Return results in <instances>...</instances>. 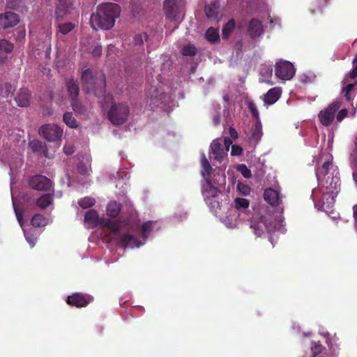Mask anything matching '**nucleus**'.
<instances>
[{"mask_svg":"<svg viewBox=\"0 0 357 357\" xmlns=\"http://www.w3.org/2000/svg\"><path fill=\"white\" fill-rule=\"evenodd\" d=\"M181 52L183 56H194L197 54V49L195 45L189 43L183 47Z\"/></svg>","mask_w":357,"mask_h":357,"instance_id":"nucleus-30","label":"nucleus"},{"mask_svg":"<svg viewBox=\"0 0 357 357\" xmlns=\"http://www.w3.org/2000/svg\"><path fill=\"white\" fill-rule=\"evenodd\" d=\"M355 87V85L353 84H349L347 86H345L343 89H342V91H348V92H351L353 89Z\"/></svg>","mask_w":357,"mask_h":357,"instance_id":"nucleus-53","label":"nucleus"},{"mask_svg":"<svg viewBox=\"0 0 357 357\" xmlns=\"http://www.w3.org/2000/svg\"><path fill=\"white\" fill-rule=\"evenodd\" d=\"M349 77L351 79H355L357 77V64L355 66L354 68L349 73Z\"/></svg>","mask_w":357,"mask_h":357,"instance_id":"nucleus-50","label":"nucleus"},{"mask_svg":"<svg viewBox=\"0 0 357 357\" xmlns=\"http://www.w3.org/2000/svg\"><path fill=\"white\" fill-rule=\"evenodd\" d=\"M322 346L320 344L315 343L314 347H312V352L314 356L319 355L321 353Z\"/></svg>","mask_w":357,"mask_h":357,"instance_id":"nucleus-45","label":"nucleus"},{"mask_svg":"<svg viewBox=\"0 0 357 357\" xmlns=\"http://www.w3.org/2000/svg\"><path fill=\"white\" fill-rule=\"evenodd\" d=\"M119 6L114 3L101 4L96 13L91 15L90 24L93 30H109L114 24L115 19L120 15Z\"/></svg>","mask_w":357,"mask_h":357,"instance_id":"nucleus-1","label":"nucleus"},{"mask_svg":"<svg viewBox=\"0 0 357 357\" xmlns=\"http://www.w3.org/2000/svg\"><path fill=\"white\" fill-rule=\"evenodd\" d=\"M98 225L102 228H108L114 234H117L120 230L119 222L111 219L100 218Z\"/></svg>","mask_w":357,"mask_h":357,"instance_id":"nucleus-21","label":"nucleus"},{"mask_svg":"<svg viewBox=\"0 0 357 357\" xmlns=\"http://www.w3.org/2000/svg\"><path fill=\"white\" fill-rule=\"evenodd\" d=\"M77 172L82 175H85L86 173V167L83 164H79L77 166Z\"/></svg>","mask_w":357,"mask_h":357,"instance_id":"nucleus-49","label":"nucleus"},{"mask_svg":"<svg viewBox=\"0 0 357 357\" xmlns=\"http://www.w3.org/2000/svg\"><path fill=\"white\" fill-rule=\"evenodd\" d=\"M100 217L98 213L94 210H89L86 212L84 215V221L90 227L94 228L98 226L100 222Z\"/></svg>","mask_w":357,"mask_h":357,"instance_id":"nucleus-20","label":"nucleus"},{"mask_svg":"<svg viewBox=\"0 0 357 357\" xmlns=\"http://www.w3.org/2000/svg\"><path fill=\"white\" fill-rule=\"evenodd\" d=\"M353 216H354V218L356 220H357V204L353 206Z\"/></svg>","mask_w":357,"mask_h":357,"instance_id":"nucleus-55","label":"nucleus"},{"mask_svg":"<svg viewBox=\"0 0 357 357\" xmlns=\"http://www.w3.org/2000/svg\"><path fill=\"white\" fill-rule=\"evenodd\" d=\"M63 122L71 128H75L77 127V121L73 116V113L71 112H66L63 114Z\"/></svg>","mask_w":357,"mask_h":357,"instance_id":"nucleus-33","label":"nucleus"},{"mask_svg":"<svg viewBox=\"0 0 357 357\" xmlns=\"http://www.w3.org/2000/svg\"><path fill=\"white\" fill-rule=\"evenodd\" d=\"M341 105L340 100H334L327 107L321 110L319 114V118L321 124L324 126H330L334 120L335 114Z\"/></svg>","mask_w":357,"mask_h":357,"instance_id":"nucleus-6","label":"nucleus"},{"mask_svg":"<svg viewBox=\"0 0 357 357\" xmlns=\"http://www.w3.org/2000/svg\"><path fill=\"white\" fill-rule=\"evenodd\" d=\"M31 93L29 89H21L15 98L16 104L19 107H29L30 105Z\"/></svg>","mask_w":357,"mask_h":357,"instance_id":"nucleus-15","label":"nucleus"},{"mask_svg":"<svg viewBox=\"0 0 357 357\" xmlns=\"http://www.w3.org/2000/svg\"><path fill=\"white\" fill-rule=\"evenodd\" d=\"M243 154V149L241 146L234 145L231 146V155H240Z\"/></svg>","mask_w":357,"mask_h":357,"instance_id":"nucleus-44","label":"nucleus"},{"mask_svg":"<svg viewBox=\"0 0 357 357\" xmlns=\"http://www.w3.org/2000/svg\"><path fill=\"white\" fill-rule=\"evenodd\" d=\"M5 89L6 90V91L8 92L7 93V96L8 95V93H10L12 91V86L10 84H5Z\"/></svg>","mask_w":357,"mask_h":357,"instance_id":"nucleus-56","label":"nucleus"},{"mask_svg":"<svg viewBox=\"0 0 357 357\" xmlns=\"http://www.w3.org/2000/svg\"><path fill=\"white\" fill-rule=\"evenodd\" d=\"M250 228L252 229L255 236H261L264 234V229L267 228L266 218L261 216L259 221H251Z\"/></svg>","mask_w":357,"mask_h":357,"instance_id":"nucleus-17","label":"nucleus"},{"mask_svg":"<svg viewBox=\"0 0 357 357\" xmlns=\"http://www.w3.org/2000/svg\"><path fill=\"white\" fill-rule=\"evenodd\" d=\"M82 82L86 93H93L96 97L104 95L107 81L102 73H93L91 69L86 68L82 73Z\"/></svg>","mask_w":357,"mask_h":357,"instance_id":"nucleus-3","label":"nucleus"},{"mask_svg":"<svg viewBox=\"0 0 357 357\" xmlns=\"http://www.w3.org/2000/svg\"><path fill=\"white\" fill-rule=\"evenodd\" d=\"M281 95V90L279 88H273L268 91L264 98V102L267 105H273L280 98Z\"/></svg>","mask_w":357,"mask_h":357,"instance_id":"nucleus-22","label":"nucleus"},{"mask_svg":"<svg viewBox=\"0 0 357 357\" xmlns=\"http://www.w3.org/2000/svg\"><path fill=\"white\" fill-rule=\"evenodd\" d=\"M237 170H238L243 176L245 178L249 179L252 177V172L251 170L247 168L246 165L244 164H241L237 167Z\"/></svg>","mask_w":357,"mask_h":357,"instance_id":"nucleus-40","label":"nucleus"},{"mask_svg":"<svg viewBox=\"0 0 357 357\" xmlns=\"http://www.w3.org/2000/svg\"><path fill=\"white\" fill-rule=\"evenodd\" d=\"M205 12L208 18H216L218 15V9L215 4L206 5Z\"/></svg>","mask_w":357,"mask_h":357,"instance_id":"nucleus-34","label":"nucleus"},{"mask_svg":"<svg viewBox=\"0 0 357 357\" xmlns=\"http://www.w3.org/2000/svg\"><path fill=\"white\" fill-rule=\"evenodd\" d=\"M66 86L68 97L71 98V100L78 98L80 89H79L78 84L76 81L73 79H67L66 81Z\"/></svg>","mask_w":357,"mask_h":357,"instance_id":"nucleus-18","label":"nucleus"},{"mask_svg":"<svg viewBox=\"0 0 357 357\" xmlns=\"http://www.w3.org/2000/svg\"><path fill=\"white\" fill-rule=\"evenodd\" d=\"M356 61H357V54H356V56L354 58V60H353V62H356Z\"/></svg>","mask_w":357,"mask_h":357,"instance_id":"nucleus-60","label":"nucleus"},{"mask_svg":"<svg viewBox=\"0 0 357 357\" xmlns=\"http://www.w3.org/2000/svg\"><path fill=\"white\" fill-rule=\"evenodd\" d=\"M344 92V96L347 101H350L351 100V96L349 92L348 91H343Z\"/></svg>","mask_w":357,"mask_h":357,"instance_id":"nucleus-58","label":"nucleus"},{"mask_svg":"<svg viewBox=\"0 0 357 357\" xmlns=\"http://www.w3.org/2000/svg\"><path fill=\"white\" fill-rule=\"evenodd\" d=\"M209 189L204 191V196H205V199L207 202L209 201L210 197L212 199H215L218 195L219 191L218 190L216 187H213V183H211V185H208Z\"/></svg>","mask_w":357,"mask_h":357,"instance_id":"nucleus-32","label":"nucleus"},{"mask_svg":"<svg viewBox=\"0 0 357 357\" xmlns=\"http://www.w3.org/2000/svg\"><path fill=\"white\" fill-rule=\"evenodd\" d=\"M39 134L50 142H56L61 139L63 130L56 124L47 123L40 128Z\"/></svg>","mask_w":357,"mask_h":357,"instance_id":"nucleus-8","label":"nucleus"},{"mask_svg":"<svg viewBox=\"0 0 357 357\" xmlns=\"http://www.w3.org/2000/svg\"><path fill=\"white\" fill-rule=\"evenodd\" d=\"M262 126L261 121H255V126L252 130V134L250 137L251 142L257 144L262 137Z\"/></svg>","mask_w":357,"mask_h":357,"instance_id":"nucleus-25","label":"nucleus"},{"mask_svg":"<svg viewBox=\"0 0 357 357\" xmlns=\"http://www.w3.org/2000/svg\"><path fill=\"white\" fill-rule=\"evenodd\" d=\"M52 203V195L50 194L43 195L36 201V205L41 210L46 209Z\"/></svg>","mask_w":357,"mask_h":357,"instance_id":"nucleus-26","label":"nucleus"},{"mask_svg":"<svg viewBox=\"0 0 357 357\" xmlns=\"http://www.w3.org/2000/svg\"><path fill=\"white\" fill-rule=\"evenodd\" d=\"M64 151H65V153H67V154L73 153V151H69V150H67L66 146L64 147Z\"/></svg>","mask_w":357,"mask_h":357,"instance_id":"nucleus-59","label":"nucleus"},{"mask_svg":"<svg viewBox=\"0 0 357 357\" xmlns=\"http://www.w3.org/2000/svg\"><path fill=\"white\" fill-rule=\"evenodd\" d=\"M72 0H58L55 14L57 18H61L70 13L73 9Z\"/></svg>","mask_w":357,"mask_h":357,"instance_id":"nucleus-13","label":"nucleus"},{"mask_svg":"<svg viewBox=\"0 0 357 357\" xmlns=\"http://www.w3.org/2000/svg\"><path fill=\"white\" fill-rule=\"evenodd\" d=\"M119 244L124 248H134L135 247H139L141 243L135 236L130 234H124L119 236Z\"/></svg>","mask_w":357,"mask_h":357,"instance_id":"nucleus-14","label":"nucleus"},{"mask_svg":"<svg viewBox=\"0 0 357 357\" xmlns=\"http://www.w3.org/2000/svg\"><path fill=\"white\" fill-rule=\"evenodd\" d=\"M224 142L226 151H227L229 150V145L232 144V142L230 138H225Z\"/></svg>","mask_w":357,"mask_h":357,"instance_id":"nucleus-52","label":"nucleus"},{"mask_svg":"<svg viewBox=\"0 0 357 357\" xmlns=\"http://www.w3.org/2000/svg\"><path fill=\"white\" fill-rule=\"evenodd\" d=\"M29 184L30 188L38 191H48L52 185L51 180L42 175L31 176L29 180Z\"/></svg>","mask_w":357,"mask_h":357,"instance_id":"nucleus-10","label":"nucleus"},{"mask_svg":"<svg viewBox=\"0 0 357 357\" xmlns=\"http://www.w3.org/2000/svg\"><path fill=\"white\" fill-rule=\"evenodd\" d=\"M202 169H204L202 172V175L205 178L207 185H211V174L213 172V167L211 166L206 157H204L202 160Z\"/></svg>","mask_w":357,"mask_h":357,"instance_id":"nucleus-23","label":"nucleus"},{"mask_svg":"<svg viewBox=\"0 0 357 357\" xmlns=\"http://www.w3.org/2000/svg\"><path fill=\"white\" fill-rule=\"evenodd\" d=\"M14 211L15 213L17 220H18L20 225H21V227H22V225H23L22 212L20 211L19 209H17L15 206H14Z\"/></svg>","mask_w":357,"mask_h":357,"instance_id":"nucleus-46","label":"nucleus"},{"mask_svg":"<svg viewBox=\"0 0 357 357\" xmlns=\"http://www.w3.org/2000/svg\"><path fill=\"white\" fill-rule=\"evenodd\" d=\"M234 205L236 209H245L249 207L250 202L245 198L237 197L234 199Z\"/></svg>","mask_w":357,"mask_h":357,"instance_id":"nucleus-35","label":"nucleus"},{"mask_svg":"<svg viewBox=\"0 0 357 357\" xmlns=\"http://www.w3.org/2000/svg\"><path fill=\"white\" fill-rule=\"evenodd\" d=\"M295 73L294 65L287 61H280L275 65V75L282 80H290L294 77Z\"/></svg>","mask_w":357,"mask_h":357,"instance_id":"nucleus-7","label":"nucleus"},{"mask_svg":"<svg viewBox=\"0 0 357 357\" xmlns=\"http://www.w3.org/2000/svg\"><path fill=\"white\" fill-rule=\"evenodd\" d=\"M356 150H357V137H356Z\"/></svg>","mask_w":357,"mask_h":357,"instance_id":"nucleus-61","label":"nucleus"},{"mask_svg":"<svg viewBox=\"0 0 357 357\" xmlns=\"http://www.w3.org/2000/svg\"><path fill=\"white\" fill-rule=\"evenodd\" d=\"M315 174L319 185L326 188L330 192H337L340 188V180L337 168L333 166L331 162L326 161L321 167L317 168Z\"/></svg>","mask_w":357,"mask_h":357,"instance_id":"nucleus-2","label":"nucleus"},{"mask_svg":"<svg viewBox=\"0 0 357 357\" xmlns=\"http://www.w3.org/2000/svg\"><path fill=\"white\" fill-rule=\"evenodd\" d=\"M205 37L211 43H214L220 41L218 30L213 27H210L207 29Z\"/></svg>","mask_w":357,"mask_h":357,"instance_id":"nucleus-28","label":"nucleus"},{"mask_svg":"<svg viewBox=\"0 0 357 357\" xmlns=\"http://www.w3.org/2000/svg\"><path fill=\"white\" fill-rule=\"evenodd\" d=\"M241 191L243 192V193L244 195L248 194V193H249V192H250V188H249V187H248V186H245V185H243V188H242V189H241Z\"/></svg>","mask_w":357,"mask_h":357,"instance_id":"nucleus-57","label":"nucleus"},{"mask_svg":"<svg viewBox=\"0 0 357 357\" xmlns=\"http://www.w3.org/2000/svg\"><path fill=\"white\" fill-rule=\"evenodd\" d=\"M31 223L33 227L40 228L47 225V219L43 215L37 213L32 217Z\"/></svg>","mask_w":357,"mask_h":357,"instance_id":"nucleus-27","label":"nucleus"},{"mask_svg":"<svg viewBox=\"0 0 357 357\" xmlns=\"http://www.w3.org/2000/svg\"><path fill=\"white\" fill-rule=\"evenodd\" d=\"M248 106V108L252 114V116L255 119V122L260 121L259 119V113L258 112L257 107L255 106V103L252 102H249L248 104H247Z\"/></svg>","mask_w":357,"mask_h":357,"instance_id":"nucleus-39","label":"nucleus"},{"mask_svg":"<svg viewBox=\"0 0 357 357\" xmlns=\"http://www.w3.org/2000/svg\"><path fill=\"white\" fill-rule=\"evenodd\" d=\"M130 114L129 107L126 104L114 103L108 112V119L114 126H119L128 121Z\"/></svg>","mask_w":357,"mask_h":357,"instance_id":"nucleus-5","label":"nucleus"},{"mask_svg":"<svg viewBox=\"0 0 357 357\" xmlns=\"http://www.w3.org/2000/svg\"><path fill=\"white\" fill-rule=\"evenodd\" d=\"M71 105L74 112L77 114H84L86 112L85 107L80 102H79L78 99H73L71 100Z\"/></svg>","mask_w":357,"mask_h":357,"instance_id":"nucleus-36","label":"nucleus"},{"mask_svg":"<svg viewBox=\"0 0 357 357\" xmlns=\"http://www.w3.org/2000/svg\"><path fill=\"white\" fill-rule=\"evenodd\" d=\"M121 211L120 204L116 202H110L107 207V215L111 218H116Z\"/></svg>","mask_w":357,"mask_h":357,"instance_id":"nucleus-29","label":"nucleus"},{"mask_svg":"<svg viewBox=\"0 0 357 357\" xmlns=\"http://www.w3.org/2000/svg\"><path fill=\"white\" fill-rule=\"evenodd\" d=\"M13 50V45L10 42L6 40H0V61H3L8 53H10Z\"/></svg>","mask_w":357,"mask_h":357,"instance_id":"nucleus-24","label":"nucleus"},{"mask_svg":"<svg viewBox=\"0 0 357 357\" xmlns=\"http://www.w3.org/2000/svg\"><path fill=\"white\" fill-rule=\"evenodd\" d=\"M25 238H26L28 243L33 247L35 245L36 241L37 240L34 236L24 233Z\"/></svg>","mask_w":357,"mask_h":357,"instance_id":"nucleus-47","label":"nucleus"},{"mask_svg":"<svg viewBox=\"0 0 357 357\" xmlns=\"http://www.w3.org/2000/svg\"><path fill=\"white\" fill-rule=\"evenodd\" d=\"M58 29L59 32L66 35L74 29V24L72 23L59 24Z\"/></svg>","mask_w":357,"mask_h":357,"instance_id":"nucleus-38","label":"nucleus"},{"mask_svg":"<svg viewBox=\"0 0 357 357\" xmlns=\"http://www.w3.org/2000/svg\"><path fill=\"white\" fill-rule=\"evenodd\" d=\"M91 53L94 56H100L102 54V47L100 45L95 46L93 48Z\"/></svg>","mask_w":357,"mask_h":357,"instance_id":"nucleus-48","label":"nucleus"},{"mask_svg":"<svg viewBox=\"0 0 357 357\" xmlns=\"http://www.w3.org/2000/svg\"><path fill=\"white\" fill-rule=\"evenodd\" d=\"M235 27V22L233 19H231L225 24L222 29V38L227 39L228 37L233 32Z\"/></svg>","mask_w":357,"mask_h":357,"instance_id":"nucleus-31","label":"nucleus"},{"mask_svg":"<svg viewBox=\"0 0 357 357\" xmlns=\"http://www.w3.org/2000/svg\"><path fill=\"white\" fill-rule=\"evenodd\" d=\"M247 32L252 39L260 37L264 32L261 22L257 18L251 19L247 27Z\"/></svg>","mask_w":357,"mask_h":357,"instance_id":"nucleus-12","label":"nucleus"},{"mask_svg":"<svg viewBox=\"0 0 357 357\" xmlns=\"http://www.w3.org/2000/svg\"><path fill=\"white\" fill-rule=\"evenodd\" d=\"M348 114V110L347 109H342L337 114V121L340 122L347 117Z\"/></svg>","mask_w":357,"mask_h":357,"instance_id":"nucleus-43","label":"nucleus"},{"mask_svg":"<svg viewBox=\"0 0 357 357\" xmlns=\"http://www.w3.org/2000/svg\"><path fill=\"white\" fill-rule=\"evenodd\" d=\"M95 204V199L90 197H85L78 202V204L82 208H87L91 207Z\"/></svg>","mask_w":357,"mask_h":357,"instance_id":"nucleus-37","label":"nucleus"},{"mask_svg":"<svg viewBox=\"0 0 357 357\" xmlns=\"http://www.w3.org/2000/svg\"><path fill=\"white\" fill-rule=\"evenodd\" d=\"M213 123L215 126H217L220 123V116L219 114H215L213 117Z\"/></svg>","mask_w":357,"mask_h":357,"instance_id":"nucleus-54","label":"nucleus"},{"mask_svg":"<svg viewBox=\"0 0 357 357\" xmlns=\"http://www.w3.org/2000/svg\"><path fill=\"white\" fill-rule=\"evenodd\" d=\"M186 0H164L165 16L172 20L181 22L185 16Z\"/></svg>","mask_w":357,"mask_h":357,"instance_id":"nucleus-4","label":"nucleus"},{"mask_svg":"<svg viewBox=\"0 0 357 357\" xmlns=\"http://www.w3.org/2000/svg\"><path fill=\"white\" fill-rule=\"evenodd\" d=\"M210 147L211 151H212V154H213L214 160L219 162H222L226 152V149L224 148L223 145L218 141L214 140Z\"/></svg>","mask_w":357,"mask_h":357,"instance_id":"nucleus-16","label":"nucleus"},{"mask_svg":"<svg viewBox=\"0 0 357 357\" xmlns=\"http://www.w3.org/2000/svg\"><path fill=\"white\" fill-rule=\"evenodd\" d=\"M229 135H230V137L233 139H236L238 136L236 130L233 128H229Z\"/></svg>","mask_w":357,"mask_h":357,"instance_id":"nucleus-51","label":"nucleus"},{"mask_svg":"<svg viewBox=\"0 0 357 357\" xmlns=\"http://www.w3.org/2000/svg\"><path fill=\"white\" fill-rule=\"evenodd\" d=\"M147 40V35L145 32L137 33L134 37V43L135 45H143L144 41Z\"/></svg>","mask_w":357,"mask_h":357,"instance_id":"nucleus-41","label":"nucleus"},{"mask_svg":"<svg viewBox=\"0 0 357 357\" xmlns=\"http://www.w3.org/2000/svg\"><path fill=\"white\" fill-rule=\"evenodd\" d=\"M20 22L19 15L13 12H6L0 15V29L15 26Z\"/></svg>","mask_w":357,"mask_h":357,"instance_id":"nucleus-11","label":"nucleus"},{"mask_svg":"<svg viewBox=\"0 0 357 357\" xmlns=\"http://www.w3.org/2000/svg\"><path fill=\"white\" fill-rule=\"evenodd\" d=\"M153 225L150 221L146 222L142 225V235L144 237H146L150 231L152 230Z\"/></svg>","mask_w":357,"mask_h":357,"instance_id":"nucleus-42","label":"nucleus"},{"mask_svg":"<svg viewBox=\"0 0 357 357\" xmlns=\"http://www.w3.org/2000/svg\"><path fill=\"white\" fill-rule=\"evenodd\" d=\"M93 301L91 295L83 293H73L67 297L66 303L68 305L74 306L77 308L85 307Z\"/></svg>","mask_w":357,"mask_h":357,"instance_id":"nucleus-9","label":"nucleus"},{"mask_svg":"<svg viewBox=\"0 0 357 357\" xmlns=\"http://www.w3.org/2000/svg\"><path fill=\"white\" fill-rule=\"evenodd\" d=\"M263 197L264 199L272 206H276L279 204V193L271 188L265 190Z\"/></svg>","mask_w":357,"mask_h":357,"instance_id":"nucleus-19","label":"nucleus"}]
</instances>
